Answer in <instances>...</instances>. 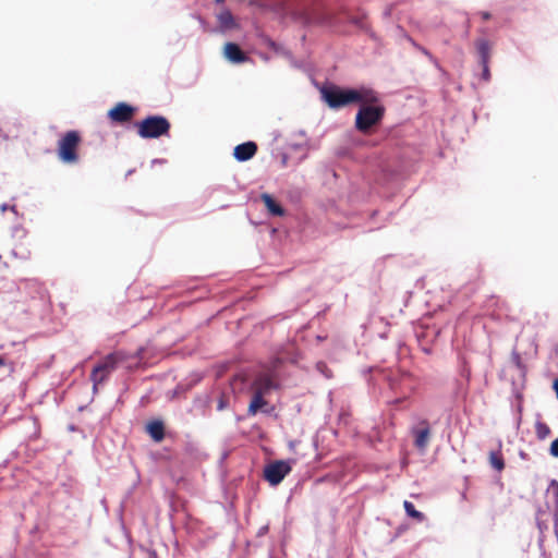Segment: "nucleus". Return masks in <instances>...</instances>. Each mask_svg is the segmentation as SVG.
<instances>
[{"instance_id": "8fccbe9b", "label": "nucleus", "mask_w": 558, "mask_h": 558, "mask_svg": "<svg viewBox=\"0 0 558 558\" xmlns=\"http://www.w3.org/2000/svg\"><path fill=\"white\" fill-rule=\"evenodd\" d=\"M146 314H149V315H153V314H157L156 311H155V307H149L146 312Z\"/></svg>"}, {"instance_id": "423d86ee", "label": "nucleus", "mask_w": 558, "mask_h": 558, "mask_svg": "<svg viewBox=\"0 0 558 558\" xmlns=\"http://www.w3.org/2000/svg\"><path fill=\"white\" fill-rule=\"evenodd\" d=\"M82 143V134L77 130L64 132L57 143L58 159L64 165L76 163L80 159L78 146Z\"/></svg>"}, {"instance_id": "4468645a", "label": "nucleus", "mask_w": 558, "mask_h": 558, "mask_svg": "<svg viewBox=\"0 0 558 558\" xmlns=\"http://www.w3.org/2000/svg\"><path fill=\"white\" fill-rule=\"evenodd\" d=\"M257 150L258 146L254 141H246L234 146L232 156L238 162H246L256 155Z\"/></svg>"}, {"instance_id": "e433bc0d", "label": "nucleus", "mask_w": 558, "mask_h": 558, "mask_svg": "<svg viewBox=\"0 0 558 558\" xmlns=\"http://www.w3.org/2000/svg\"><path fill=\"white\" fill-rule=\"evenodd\" d=\"M550 454L558 458V438L550 445Z\"/></svg>"}, {"instance_id": "5fc2aeb1", "label": "nucleus", "mask_w": 558, "mask_h": 558, "mask_svg": "<svg viewBox=\"0 0 558 558\" xmlns=\"http://www.w3.org/2000/svg\"><path fill=\"white\" fill-rule=\"evenodd\" d=\"M325 311H326V310H324V311H320V310H319V311H316V313H315V314H317V315L325 314Z\"/></svg>"}, {"instance_id": "a19ab883", "label": "nucleus", "mask_w": 558, "mask_h": 558, "mask_svg": "<svg viewBox=\"0 0 558 558\" xmlns=\"http://www.w3.org/2000/svg\"><path fill=\"white\" fill-rule=\"evenodd\" d=\"M498 302H499V299L497 296H495V295L490 296L489 303L492 305H495L497 307V310H502V307L498 305Z\"/></svg>"}, {"instance_id": "7c9ffc66", "label": "nucleus", "mask_w": 558, "mask_h": 558, "mask_svg": "<svg viewBox=\"0 0 558 558\" xmlns=\"http://www.w3.org/2000/svg\"><path fill=\"white\" fill-rule=\"evenodd\" d=\"M256 37L260 41V44H263L266 47L269 45L270 41L274 40L268 34H266L263 29L259 28L256 29Z\"/></svg>"}, {"instance_id": "603ef678", "label": "nucleus", "mask_w": 558, "mask_h": 558, "mask_svg": "<svg viewBox=\"0 0 558 558\" xmlns=\"http://www.w3.org/2000/svg\"><path fill=\"white\" fill-rule=\"evenodd\" d=\"M422 282H423V278H420V279H417L416 284H421V288H423Z\"/></svg>"}, {"instance_id": "9d476101", "label": "nucleus", "mask_w": 558, "mask_h": 558, "mask_svg": "<svg viewBox=\"0 0 558 558\" xmlns=\"http://www.w3.org/2000/svg\"><path fill=\"white\" fill-rule=\"evenodd\" d=\"M222 54L229 63L235 65L253 61L234 41L225 43Z\"/></svg>"}, {"instance_id": "a18cd8bd", "label": "nucleus", "mask_w": 558, "mask_h": 558, "mask_svg": "<svg viewBox=\"0 0 558 558\" xmlns=\"http://www.w3.org/2000/svg\"><path fill=\"white\" fill-rule=\"evenodd\" d=\"M317 368L322 372V373H325V369H327V366L324 362H319L317 363Z\"/></svg>"}, {"instance_id": "2f4dec72", "label": "nucleus", "mask_w": 558, "mask_h": 558, "mask_svg": "<svg viewBox=\"0 0 558 558\" xmlns=\"http://www.w3.org/2000/svg\"><path fill=\"white\" fill-rule=\"evenodd\" d=\"M287 59L290 61L292 68L306 71V63L303 60L295 59L292 53L291 57H288Z\"/></svg>"}, {"instance_id": "13d9d810", "label": "nucleus", "mask_w": 558, "mask_h": 558, "mask_svg": "<svg viewBox=\"0 0 558 558\" xmlns=\"http://www.w3.org/2000/svg\"><path fill=\"white\" fill-rule=\"evenodd\" d=\"M4 365V360L0 356V366Z\"/></svg>"}, {"instance_id": "4c0bfd02", "label": "nucleus", "mask_w": 558, "mask_h": 558, "mask_svg": "<svg viewBox=\"0 0 558 558\" xmlns=\"http://www.w3.org/2000/svg\"><path fill=\"white\" fill-rule=\"evenodd\" d=\"M477 14L481 16L482 21H484V22L489 21L493 16L489 11H480Z\"/></svg>"}, {"instance_id": "49530a36", "label": "nucleus", "mask_w": 558, "mask_h": 558, "mask_svg": "<svg viewBox=\"0 0 558 558\" xmlns=\"http://www.w3.org/2000/svg\"><path fill=\"white\" fill-rule=\"evenodd\" d=\"M0 138H3L4 141H8L10 138L9 135L7 133H4L1 128H0Z\"/></svg>"}, {"instance_id": "aec40b11", "label": "nucleus", "mask_w": 558, "mask_h": 558, "mask_svg": "<svg viewBox=\"0 0 558 558\" xmlns=\"http://www.w3.org/2000/svg\"><path fill=\"white\" fill-rule=\"evenodd\" d=\"M146 432L156 442H160L165 438V425L160 420H154L147 423Z\"/></svg>"}, {"instance_id": "b1692460", "label": "nucleus", "mask_w": 558, "mask_h": 558, "mask_svg": "<svg viewBox=\"0 0 558 558\" xmlns=\"http://www.w3.org/2000/svg\"><path fill=\"white\" fill-rule=\"evenodd\" d=\"M403 508L409 517L416 520L417 522H423L425 520V515L423 512L415 509L414 505L411 501L405 500L403 502Z\"/></svg>"}, {"instance_id": "ea45409f", "label": "nucleus", "mask_w": 558, "mask_h": 558, "mask_svg": "<svg viewBox=\"0 0 558 558\" xmlns=\"http://www.w3.org/2000/svg\"><path fill=\"white\" fill-rule=\"evenodd\" d=\"M428 60H429V61L435 65V68H436L437 70H439L442 74H445V73H446V71H445V70L441 68V65L439 64V61H438V59H437V58H435V57L433 56V59H428Z\"/></svg>"}, {"instance_id": "f03ea898", "label": "nucleus", "mask_w": 558, "mask_h": 558, "mask_svg": "<svg viewBox=\"0 0 558 558\" xmlns=\"http://www.w3.org/2000/svg\"><path fill=\"white\" fill-rule=\"evenodd\" d=\"M363 92L361 101L356 102L359 108L353 126L359 133H368L383 124L387 108L380 94L372 86L363 88Z\"/></svg>"}, {"instance_id": "c756f323", "label": "nucleus", "mask_w": 558, "mask_h": 558, "mask_svg": "<svg viewBox=\"0 0 558 558\" xmlns=\"http://www.w3.org/2000/svg\"><path fill=\"white\" fill-rule=\"evenodd\" d=\"M287 197L292 204H299L302 199V192L299 189H291L288 191Z\"/></svg>"}, {"instance_id": "393cba45", "label": "nucleus", "mask_w": 558, "mask_h": 558, "mask_svg": "<svg viewBox=\"0 0 558 558\" xmlns=\"http://www.w3.org/2000/svg\"><path fill=\"white\" fill-rule=\"evenodd\" d=\"M106 373L99 367V365H96L90 374V380L94 384V388H96L98 385L102 384L107 379Z\"/></svg>"}, {"instance_id": "79ce46f5", "label": "nucleus", "mask_w": 558, "mask_h": 558, "mask_svg": "<svg viewBox=\"0 0 558 558\" xmlns=\"http://www.w3.org/2000/svg\"><path fill=\"white\" fill-rule=\"evenodd\" d=\"M167 163V159L165 158H154L151 160V166H155V165H165Z\"/></svg>"}, {"instance_id": "f8f14e48", "label": "nucleus", "mask_w": 558, "mask_h": 558, "mask_svg": "<svg viewBox=\"0 0 558 558\" xmlns=\"http://www.w3.org/2000/svg\"><path fill=\"white\" fill-rule=\"evenodd\" d=\"M251 388L253 392L266 396L271 390L277 389L278 385L272 374L260 373L254 378Z\"/></svg>"}, {"instance_id": "c03bdc74", "label": "nucleus", "mask_w": 558, "mask_h": 558, "mask_svg": "<svg viewBox=\"0 0 558 558\" xmlns=\"http://www.w3.org/2000/svg\"><path fill=\"white\" fill-rule=\"evenodd\" d=\"M289 156L287 154H281V165L287 166Z\"/></svg>"}, {"instance_id": "20e7f679", "label": "nucleus", "mask_w": 558, "mask_h": 558, "mask_svg": "<svg viewBox=\"0 0 558 558\" xmlns=\"http://www.w3.org/2000/svg\"><path fill=\"white\" fill-rule=\"evenodd\" d=\"M126 129H134L143 140H158L162 136L170 137L171 122L160 113H148L144 118L133 121Z\"/></svg>"}, {"instance_id": "37998d69", "label": "nucleus", "mask_w": 558, "mask_h": 558, "mask_svg": "<svg viewBox=\"0 0 558 558\" xmlns=\"http://www.w3.org/2000/svg\"><path fill=\"white\" fill-rule=\"evenodd\" d=\"M12 230H13V233H16V232H19V231H22V232H23V235H25V233H26L25 229H24L21 225H16V226H14V227L12 228Z\"/></svg>"}, {"instance_id": "1a4fd4ad", "label": "nucleus", "mask_w": 558, "mask_h": 558, "mask_svg": "<svg viewBox=\"0 0 558 558\" xmlns=\"http://www.w3.org/2000/svg\"><path fill=\"white\" fill-rule=\"evenodd\" d=\"M216 19L218 26L210 29L211 33L225 34L229 31H234L240 27V23L236 21L232 11L228 7L221 8V10L216 13Z\"/></svg>"}, {"instance_id": "c85d7f7f", "label": "nucleus", "mask_w": 558, "mask_h": 558, "mask_svg": "<svg viewBox=\"0 0 558 558\" xmlns=\"http://www.w3.org/2000/svg\"><path fill=\"white\" fill-rule=\"evenodd\" d=\"M191 17L196 20L199 23V25L204 32H210V29H213L210 27L209 23L207 22V20L199 13L193 12V13H191Z\"/></svg>"}, {"instance_id": "09e8293b", "label": "nucleus", "mask_w": 558, "mask_h": 558, "mask_svg": "<svg viewBox=\"0 0 558 558\" xmlns=\"http://www.w3.org/2000/svg\"><path fill=\"white\" fill-rule=\"evenodd\" d=\"M214 3L216 5H221L222 8L225 7V3H226V0H214Z\"/></svg>"}, {"instance_id": "f704fd0d", "label": "nucleus", "mask_w": 558, "mask_h": 558, "mask_svg": "<svg viewBox=\"0 0 558 558\" xmlns=\"http://www.w3.org/2000/svg\"><path fill=\"white\" fill-rule=\"evenodd\" d=\"M8 210H11L13 214L17 215V209L15 205H11L9 203H2L0 205V211L5 213Z\"/></svg>"}, {"instance_id": "a878e982", "label": "nucleus", "mask_w": 558, "mask_h": 558, "mask_svg": "<svg viewBox=\"0 0 558 558\" xmlns=\"http://www.w3.org/2000/svg\"><path fill=\"white\" fill-rule=\"evenodd\" d=\"M551 430L549 426L544 422H536L535 424V434L539 440L546 439L550 435Z\"/></svg>"}, {"instance_id": "9b49d317", "label": "nucleus", "mask_w": 558, "mask_h": 558, "mask_svg": "<svg viewBox=\"0 0 558 558\" xmlns=\"http://www.w3.org/2000/svg\"><path fill=\"white\" fill-rule=\"evenodd\" d=\"M411 434L414 437V446L424 451L430 439V425L427 420H421L416 426L411 428Z\"/></svg>"}, {"instance_id": "4be33fe9", "label": "nucleus", "mask_w": 558, "mask_h": 558, "mask_svg": "<svg viewBox=\"0 0 558 558\" xmlns=\"http://www.w3.org/2000/svg\"><path fill=\"white\" fill-rule=\"evenodd\" d=\"M488 460L492 468L495 469L496 471L501 472L505 469V460L500 449L496 451H490Z\"/></svg>"}, {"instance_id": "bf43d9fd", "label": "nucleus", "mask_w": 558, "mask_h": 558, "mask_svg": "<svg viewBox=\"0 0 558 558\" xmlns=\"http://www.w3.org/2000/svg\"><path fill=\"white\" fill-rule=\"evenodd\" d=\"M292 363H296L298 362V357H293L290 360Z\"/></svg>"}, {"instance_id": "0eeeda50", "label": "nucleus", "mask_w": 558, "mask_h": 558, "mask_svg": "<svg viewBox=\"0 0 558 558\" xmlns=\"http://www.w3.org/2000/svg\"><path fill=\"white\" fill-rule=\"evenodd\" d=\"M138 111V107L128 102L118 101L107 111V120L111 126L122 125L126 129V125L131 122V119Z\"/></svg>"}, {"instance_id": "bb28decb", "label": "nucleus", "mask_w": 558, "mask_h": 558, "mask_svg": "<svg viewBox=\"0 0 558 558\" xmlns=\"http://www.w3.org/2000/svg\"><path fill=\"white\" fill-rule=\"evenodd\" d=\"M267 48L277 54H282L286 58L291 57V51L286 49L280 43H277L276 40L270 41Z\"/></svg>"}, {"instance_id": "6e6d98bb", "label": "nucleus", "mask_w": 558, "mask_h": 558, "mask_svg": "<svg viewBox=\"0 0 558 558\" xmlns=\"http://www.w3.org/2000/svg\"><path fill=\"white\" fill-rule=\"evenodd\" d=\"M485 314L494 315V314H496V311H495V310H493V311H488V312H486Z\"/></svg>"}, {"instance_id": "864d4df0", "label": "nucleus", "mask_w": 558, "mask_h": 558, "mask_svg": "<svg viewBox=\"0 0 558 558\" xmlns=\"http://www.w3.org/2000/svg\"><path fill=\"white\" fill-rule=\"evenodd\" d=\"M135 169H130L128 172H126V177L128 175H131L132 173H134Z\"/></svg>"}, {"instance_id": "58836bf2", "label": "nucleus", "mask_w": 558, "mask_h": 558, "mask_svg": "<svg viewBox=\"0 0 558 558\" xmlns=\"http://www.w3.org/2000/svg\"><path fill=\"white\" fill-rule=\"evenodd\" d=\"M428 60H429V61L435 65V68H436L437 70H439L442 74H445V73H446V71H445V70L441 68V65L439 64V61H438V59H437V58H435V57L433 56V59H428Z\"/></svg>"}, {"instance_id": "ddd939ff", "label": "nucleus", "mask_w": 558, "mask_h": 558, "mask_svg": "<svg viewBox=\"0 0 558 558\" xmlns=\"http://www.w3.org/2000/svg\"><path fill=\"white\" fill-rule=\"evenodd\" d=\"M252 301L253 296L248 295L247 293L236 294L230 300V302L227 305L211 312L210 314L220 315L223 314L227 310L232 312L247 311L248 304H251Z\"/></svg>"}, {"instance_id": "f257e3e1", "label": "nucleus", "mask_w": 558, "mask_h": 558, "mask_svg": "<svg viewBox=\"0 0 558 558\" xmlns=\"http://www.w3.org/2000/svg\"><path fill=\"white\" fill-rule=\"evenodd\" d=\"M311 83L319 92L320 100L333 111H339L361 101L364 93L363 88L368 86L366 84L341 85L330 80L320 83L313 76H311Z\"/></svg>"}, {"instance_id": "dca6fc26", "label": "nucleus", "mask_w": 558, "mask_h": 558, "mask_svg": "<svg viewBox=\"0 0 558 558\" xmlns=\"http://www.w3.org/2000/svg\"><path fill=\"white\" fill-rule=\"evenodd\" d=\"M366 19V13L364 11H360L356 15L349 16L348 23L356 27L359 31L367 34L373 40H377V35L372 31Z\"/></svg>"}, {"instance_id": "f3484780", "label": "nucleus", "mask_w": 558, "mask_h": 558, "mask_svg": "<svg viewBox=\"0 0 558 558\" xmlns=\"http://www.w3.org/2000/svg\"><path fill=\"white\" fill-rule=\"evenodd\" d=\"M474 46L477 63L490 62L493 50L492 43L485 37H480L475 40Z\"/></svg>"}, {"instance_id": "de8ad7c7", "label": "nucleus", "mask_w": 558, "mask_h": 558, "mask_svg": "<svg viewBox=\"0 0 558 558\" xmlns=\"http://www.w3.org/2000/svg\"><path fill=\"white\" fill-rule=\"evenodd\" d=\"M226 407L225 400L221 398L218 403V410H223Z\"/></svg>"}, {"instance_id": "a211bd4d", "label": "nucleus", "mask_w": 558, "mask_h": 558, "mask_svg": "<svg viewBox=\"0 0 558 558\" xmlns=\"http://www.w3.org/2000/svg\"><path fill=\"white\" fill-rule=\"evenodd\" d=\"M259 197L269 216L283 217L286 215L284 208L276 202L275 197L271 194L264 192L260 194Z\"/></svg>"}, {"instance_id": "39448f33", "label": "nucleus", "mask_w": 558, "mask_h": 558, "mask_svg": "<svg viewBox=\"0 0 558 558\" xmlns=\"http://www.w3.org/2000/svg\"><path fill=\"white\" fill-rule=\"evenodd\" d=\"M207 300L204 295H194L192 292L162 302L159 314H173V312H204Z\"/></svg>"}, {"instance_id": "72a5a7b5", "label": "nucleus", "mask_w": 558, "mask_h": 558, "mask_svg": "<svg viewBox=\"0 0 558 558\" xmlns=\"http://www.w3.org/2000/svg\"><path fill=\"white\" fill-rule=\"evenodd\" d=\"M412 45L421 51L424 56H426L428 59H433V53L425 47L416 44L413 39H411Z\"/></svg>"}, {"instance_id": "473e14b6", "label": "nucleus", "mask_w": 558, "mask_h": 558, "mask_svg": "<svg viewBox=\"0 0 558 558\" xmlns=\"http://www.w3.org/2000/svg\"><path fill=\"white\" fill-rule=\"evenodd\" d=\"M511 362L515 365V367L520 371H524V365H523V362H522V359H521V355L520 353H518L517 351H513L512 354H511Z\"/></svg>"}, {"instance_id": "3c124183", "label": "nucleus", "mask_w": 558, "mask_h": 558, "mask_svg": "<svg viewBox=\"0 0 558 558\" xmlns=\"http://www.w3.org/2000/svg\"><path fill=\"white\" fill-rule=\"evenodd\" d=\"M260 58L265 61L269 60V56L267 53H260Z\"/></svg>"}, {"instance_id": "7ed1b4c3", "label": "nucleus", "mask_w": 558, "mask_h": 558, "mask_svg": "<svg viewBox=\"0 0 558 558\" xmlns=\"http://www.w3.org/2000/svg\"><path fill=\"white\" fill-rule=\"evenodd\" d=\"M415 167V162L397 151L393 155L381 159L377 165L376 180L383 183H390L410 174Z\"/></svg>"}, {"instance_id": "4d7b16f0", "label": "nucleus", "mask_w": 558, "mask_h": 558, "mask_svg": "<svg viewBox=\"0 0 558 558\" xmlns=\"http://www.w3.org/2000/svg\"><path fill=\"white\" fill-rule=\"evenodd\" d=\"M424 314L429 315V314H436V313L433 311H426Z\"/></svg>"}, {"instance_id": "6e6552de", "label": "nucleus", "mask_w": 558, "mask_h": 558, "mask_svg": "<svg viewBox=\"0 0 558 558\" xmlns=\"http://www.w3.org/2000/svg\"><path fill=\"white\" fill-rule=\"evenodd\" d=\"M291 472V465L289 462L279 460L268 464L265 468L264 475L265 478L271 485H278L282 482V480Z\"/></svg>"}, {"instance_id": "412c9836", "label": "nucleus", "mask_w": 558, "mask_h": 558, "mask_svg": "<svg viewBox=\"0 0 558 558\" xmlns=\"http://www.w3.org/2000/svg\"><path fill=\"white\" fill-rule=\"evenodd\" d=\"M264 395H258L253 392L252 400L248 404L247 414L250 416L256 415V413L259 410H263L266 405H268V402L264 399Z\"/></svg>"}, {"instance_id": "cd10ccee", "label": "nucleus", "mask_w": 558, "mask_h": 558, "mask_svg": "<svg viewBox=\"0 0 558 558\" xmlns=\"http://www.w3.org/2000/svg\"><path fill=\"white\" fill-rule=\"evenodd\" d=\"M343 22L341 20L332 19L329 21V27L341 35H349L350 32L342 28Z\"/></svg>"}, {"instance_id": "c9c22d12", "label": "nucleus", "mask_w": 558, "mask_h": 558, "mask_svg": "<svg viewBox=\"0 0 558 558\" xmlns=\"http://www.w3.org/2000/svg\"><path fill=\"white\" fill-rule=\"evenodd\" d=\"M11 254H12V256H14L16 258L27 259L31 255V252L26 251L25 253L21 254V253H17L15 250H12Z\"/></svg>"}, {"instance_id": "6ab92c4d", "label": "nucleus", "mask_w": 558, "mask_h": 558, "mask_svg": "<svg viewBox=\"0 0 558 558\" xmlns=\"http://www.w3.org/2000/svg\"><path fill=\"white\" fill-rule=\"evenodd\" d=\"M126 354L123 351H117L108 354L104 361L98 365L106 373L107 376L117 367V365L126 360Z\"/></svg>"}, {"instance_id": "2eb2a0df", "label": "nucleus", "mask_w": 558, "mask_h": 558, "mask_svg": "<svg viewBox=\"0 0 558 558\" xmlns=\"http://www.w3.org/2000/svg\"><path fill=\"white\" fill-rule=\"evenodd\" d=\"M17 288L25 289L33 299L38 298L40 300H44L46 296V289L35 278H21L19 280Z\"/></svg>"}, {"instance_id": "5701e85b", "label": "nucleus", "mask_w": 558, "mask_h": 558, "mask_svg": "<svg viewBox=\"0 0 558 558\" xmlns=\"http://www.w3.org/2000/svg\"><path fill=\"white\" fill-rule=\"evenodd\" d=\"M478 72H474L481 81L488 83L492 80L490 62L477 63Z\"/></svg>"}]
</instances>
